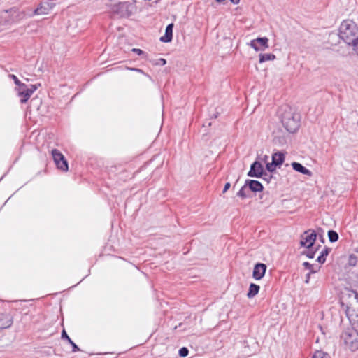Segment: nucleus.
I'll return each mask as SVG.
<instances>
[{"instance_id":"obj_1","label":"nucleus","mask_w":358,"mask_h":358,"mask_svg":"<svg viewBox=\"0 0 358 358\" xmlns=\"http://www.w3.org/2000/svg\"><path fill=\"white\" fill-rule=\"evenodd\" d=\"M338 31L339 38L347 45L351 46L358 56V25L351 20H344Z\"/></svg>"},{"instance_id":"obj_2","label":"nucleus","mask_w":358,"mask_h":358,"mask_svg":"<svg viewBox=\"0 0 358 358\" xmlns=\"http://www.w3.org/2000/svg\"><path fill=\"white\" fill-rule=\"evenodd\" d=\"M281 123L289 133H295L300 127L301 115L288 106L280 109Z\"/></svg>"},{"instance_id":"obj_3","label":"nucleus","mask_w":358,"mask_h":358,"mask_svg":"<svg viewBox=\"0 0 358 358\" xmlns=\"http://www.w3.org/2000/svg\"><path fill=\"white\" fill-rule=\"evenodd\" d=\"M355 326L345 328L341 334V341L345 349L352 352L358 350V332Z\"/></svg>"},{"instance_id":"obj_4","label":"nucleus","mask_w":358,"mask_h":358,"mask_svg":"<svg viewBox=\"0 0 358 358\" xmlns=\"http://www.w3.org/2000/svg\"><path fill=\"white\" fill-rule=\"evenodd\" d=\"M316 233L314 230L306 231L301 236L300 244L306 248H310L313 246L316 240Z\"/></svg>"},{"instance_id":"obj_5","label":"nucleus","mask_w":358,"mask_h":358,"mask_svg":"<svg viewBox=\"0 0 358 358\" xmlns=\"http://www.w3.org/2000/svg\"><path fill=\"white\" fill-rule=\"evenodd\" d=\"M54 6L55 3L52 1L41 2L34 10V12L29 15L33 16L35 15H46L53 8Z\"/></svg>"},{"instance_id":"obj_6","label":"nucleus","mask_w":358,"mask_h":358,"mask_svg":"<svg viewBox=\"0 0 358 358\" xmlns=\"http://www.w3.org/2000/svg\"><path fill=\"white\" fill-rule=\"evenodd\" d=\"M51 153L55 164H59V162H62L60 169L66 171L69 169L68 163L61 152L57 149H53Z\"/></svg>"},{"instance_id":"obj_7","label":"nucleus","mask_w":358,"mask_h":358,"mask_svg":"<svg viewBox=\"0 0 358 358\" xmlns=\"http://www.w3.org/2000/svg\"><path fill=\"white\" fill-rule=\"evenodd\" d=\"M264 174V168L262 164L255 161L250 166V169L248 173V176L250 177L261 178Z\"/></svg>"},{"instance_id":"obj_8","label":"nucleus","mask_w":358,"mask_h":358,"mask_svg":"<svg viewBox=\"0 0 358 358\" xmlns=\"http://www.w3.org/2000/svg\"><path fill=\"white\" fill-rule=\"evenodd\" d=\"M266 268V265L262 263L255 264L252 272V277L256 280H261L265 275Z\"/></svg>"},{"instance_id":"obj_9","label":"nucleus","mask_w":358,"mask_h":358,"mask_svg":"<svg viewBox=\"0 0 358 358\" xmlns=\"http://www.w3.org/2000/svg\"><path fill=\"white\" fill-rule=\"evenodd\" d=\"M5 13H9L10 14L11 19L10 20V22L11 23L17 22L27 16V14L24 11H19L14 8H11L9 11L6 10Z\"/></svg>"},{"instance_id":"obj_10","label":"nucleus","mask_w":358,"mask_h":358,"mask_svg":"<svg viewBox=\"0 0 358 358\" xmlns=\"http://www.w3.org/2000/svg\"><path fill=\"white\" fill-rule=\"evenodd\" d=\"M348 292V297L351 301L345 306V308L358 311V293L353 290H350Z\"/></svg>"},{"instance_id":"obj_11","label":"nucleus","mask_w":358,"mask_h":358,"mask_svg":"<svg viewBox=\"0 0 358 358\" xmlns=\"http://www.w3.org/2000/svg\"><path fill=\"white\" fill-rule=\"evenodd\" d=\"M346 316L352 326L358 327V311L345 308Z\"/></svg>"},{"instance_id":"obj_12","label":"nucleus","mask_w":358,"mask_h":358,"mask_svg":"<svg viewBox=\"0 0 358 358\" xmlns=\"http://www.w3.org/2000/svg\"><path fill=\"white\" fill-rule=\"evenodd\" d=\"M245 183L252 192H257L263 190V185L257 180H246Z\"/></svg>"},{"instance_id":"obj_13","label":"nucleus","mask_w":358,"mask_h":358,"mask_svg":"<svg viewBox=\"0 0 358 358\" xmlns=\"http://www.w3.org/2000/svg\"><path fill=\"white\" fill-rule=\"evenodd\" d=\"M13 324L12 317L8 314H0V329H3L10 327Z\"/></svg>"},{"instance_id":"obj_14","label":"nucleus","mask_w":358,"mask_h":358,"mask_svg":"<svg viewBox=\"0 0 358 358\" xmlns=\"http://www.w3.org/2000/svg\"><path fill=\"white\" fill-rule=\"evenodd\" d=\"M18 96L22 97L21 103H26L31 96V92L27 90V87L25 85V87L18 88Z\"/></svg>"},{"instance_id":"obj_15","label":"nucleus","mask_w":358,"mask_h":358,"mask_svg":"<svg viewBox=\"0 0 358 358\" xmlns=\"http://www.w3.org/2000/svg\"><path fill=\"white\" fill-rule=\"evenodd\" d=\"M292 166L293 169L297 172H299L302 174H304V175H306L308 176H312V172L299 162H292Z\"/></svg>"},{"instance_id":"obj_16","label":"nucleus","mask_w":358,"mask_h":358,"mask_svg":"<svg viewBox=\"0 0 358 358\" xmlns=\"http://www.w3.org/2000/svg\"><path fill=\"white\" fill-rule=\"evenodd\" d=\"M173 24H169L166 27L165 30V34L164 36H162L160 38V41L162 42L168 43L171 41L173 38Z\"/></svg>"},{"instance_id":"obj_17","label":"nucleus","mask_w":358,"mask_h":358,"mask_svg":"<svg viewBox=\"0 0 358 358\" xmlns=\"http://www.w3.org/2000/svg\"><path fill=\"white\" fill-rule=\"evenodd\" d=\"M285 160V155L282 152H275L272 155V162L276 166L281 165Z\"/></svg>"},{"instance_id":"obj_18","label":"nucleus","mask_w":358,"mask_h":358,"mask_svg":"<svg viewBox=\"0 0 358 358\" xmlns=\"http://www.w3.org/2000/svg\"><path fill=\"white\" fill-rule=\"evenodd\" d=\"M259 289H260V287L259 285H257L255 283H251L249 287V290L247 294V296L249 299L253 298L258 294Z\"/></svg>"},{"instance_id":"obj_19","label":"nucleus","mask_w":358,"mask_h":358,"mask_svg":"<svg viewBox=\"0 0 358 358\" xmlns=\"http://www.w3.org/2000/svg\"><path fill=\"white\" fill-rule=\"evenodd\" d=\"M62 338L67 340V341L71 345L73 348L72 352H75L80 350L78 345L70 338L65 330H63L62 332Z\"/></svg>"},{"instance_id":"obj_20","label":"nucleus","mask_w":358,"mask_h":358,"mask_svg":"<svg viewBox=\"0 0 358 358\" xmlns=\"http://www.w3.org/2000/svg\"><path fill=\"white\" fill-rule=\"evenodd\" d=\"M259 63L274 60L275 59V55L272 53L259 54Z\"/></svg>"},{"instance_id":"obj_21","label":"nucleus","mask_w":358,"mask_h":358,"mask_svg":"<svg viewBox=\"0 0 358 358\" xmlns=\"http://www.w3.org/2000/svg\"><path fill=\"white\" fill-rule=\"evenodd\" d=\"M318 250V247L314 248L313 246L310 248H307L306 251L303 252V255H306L307 257L313 259L315 257L316 251Z\"/></svg>"},{"instance_id":"obj_22","label":"nucleus","mask_w":358,"mask_h":358,"mask_svg":"<svg viewBox=\"0 0 358 358\" xmlns=\"http://www.w3.org/2000/svg\"><path fill=\"white\" fill-rule=\"evenodd\" d=\"M255 40L258 44L263 47L262 49L265 50L268 47V39L266 37L257 38Z\"/></svg>"},{"instance_id":"obj_23","label":"nucleus","mask_w":358,"mask_h":358,"mask_svg":"<svg viewBox=\"0 0 358 358\" xmlns=\"http://www.w3.org/2000/svg\"><path fill=\"white\" fill-rule=\"evenodd\" d=\"M328 236L329 241L331 243L336 242L338 239V234L334 230H329L328 231Z\"/></svg>"},{"instance_id":"obj_24","label":"nucleus","mask_w":358,"mask_h":358,"mask_svg":"<svg viewBox=\"0 0 358 358\" xmlns=\"http://www.w3.org/2000/svg\"><path fill=\"white\" fill-rule=\"evenodd\" d=\"M248 186L245 184L237 193V196L241 199H245L248 197Z\"/></svg>"},{"instance_id":"obj_25","label":"nucleus","mask_w":358,"mask_h":358,"mask_svg":"<svg viewBox=\"0 0 358 358\" xmlns=\"http://www.w3.org/2000/svg\"><path fill=\"white\" fill-rule=\"evenodd\" d=\"M303 265L306 269L309 270L310 273H317L320 268V267L315 268L313 265L310 264L308 262H303Z\"/></svg>"},{"instance_id":"obj_26","label":"nucleus","mask_w":358,"mask_h":358,"mask_svg":"<svg viewBox=\"0 0 358 358\" xmlns=\"http://www.w3.org/2000/svg\"><path fill=\"white\" fill-rule=\"evenodd\" d=\"M8 77H9L10 78H11V79L14 81L15 84L17 86H18V87H19V88H20V87H21V88H22V87H25V84H24V83H21V82L19 80V79L17 78V77L16 76H15L14 74H10V75L8 76Z\"/></svg>"},{"instance_id":"obj_27","label":"nucleus","mask_w":358,"mask_h":358,"mask_svg":"<svg viewBox=\"0 0 358 358\" xmlns=\"http://www.w3.org/2000/svg\"><path fill=\"white\" fill-rule=\"evenodd\" d=\"M313 358H329V355L323 351L318 350L314 353Z\"/></svg>"},{"instance_id":"obj_28","label":"nucleus","mask_w":358,"mask_h":358,"mask_svg":"<svg viewBox=\"0 0 358 358\" xmlns=\"http://www.w3.org/2000/svg\"><path fill=\"white\" fill-rule=\"evenodd\" d=\"M357 263V259L355 255H350L348 259V264L350 266H355Z\"/></svg>"},{"instance_id":"obj_29","label":"nucleus","mask_w":358,"mask_h":358,"mask_svg":"<svg viewBox=\"0 0 358 358\" xmlns=\"http://www.w3.org/2000/svg\"><path fill=\"white\" fill-rule=\"evenodd\" d=\"M257 42L255 39L251 41L250 42V46L254 48V50L257 52L259 51V50H264V49H262L260 47H259L257 45Z\"/></svg>"},{"instance_id":"obj_30","label":"nucleus","mask_w":358,"mask_h":358,"mask_svg":"<svg viewBox=\"0 0 358 358\" xmlns=\"http://www.w3.org/2000/svg\"><path fill=\"white\" fill-rule=\"evenodd\" d=\"M189 350L187 348L183 347L179 350V355L182 357H185L188 355Z\"/></svg>"},{"instance_id":"obj_31","label":"nucleus","mask_w":358,"mask_h":358,"mask_svg":"<svg viewBox=\"0 0 358 358\" xmlns=\"http://www.w3.org/2000/svg\"><path fill=\"white\" fill-rule=\"evenodd\" d=\"M277 166L275 164H273V162H271V163H266V169L269 171V172H273L275 170V167Z\"/></svg>"},{"instance_id":"obj_32","label":"nucleus","mask_w":358,"mask_h":358,"mask_svg":"<svg viewBox=\"0 0 358 358\" xmlns=\"http://www.w3.org/2000/svg\"><path fill=\"white\" fill-rule=\"evenodd\" d=\"M131 51L135 52V53H136L138 55H145V58H147V55H145V53L142 50H141V49L133 48L131 50Z\"/></svg>"},{"instance_id":"obj_33","label":"nucleus","mask_w":358,"mask_h":358,"mask_svg":"<svg viewBox=\"0 0 358 358\" xmlns=\"http://www.w3.org/2000/svg\"><path fill=\"white\" fill-rule=\"evenodd\" d=\"M331 249L330 248H325L324 249H323L320 253V255H323L324 257H325L326 256H327L330 252Z\"/></svg>"},{"instance_id":"obj_34","label":"nucleus","mask_w":358,"mask_h":358,"mask_svg":"<svg viewBox=\"0 0 358 358\" xmlns=\"http://www.w3.org/2000/svg\"><path fill=\"white\" fill-rule=\"evenodd\" d=\"M166 63V59H163V58H161L158 60L157 62L155 63L156 65H162V66H164L165 65Z\"/></svg>"},{"instance_id":"obj_35","label":"nucleus","mask_w":358,"mask_h":358,"mask_svg":"<svg viewBox=\"0 0 358 358\" xmlns=\"http://www.w3.org/2000/svg\"><path fill=\"white\" fill-rule=\"evenodd\" d=\"M326 259L325 257H323V255H320V256H318L317 259V261L320 263V264H323L324 262H325Z\"/></svg>"},{"instance_id":"obj_36","label":"nucleus","mask_w":358,"mask_h":358,"mask_svg":"<svg viewBox=\"0 0 358 358\" xmlns=\"http://www.w3.org/2000/svg\"><path fill=\"white\" fill-rule=\"evenodd\" d=\"M37 87L36 85H31L30 87L27 88V90H31V94H33L36 90Z\"/></svg>"},{"instance_id":"obj_37","label":"nucleus","mask_w":358,"mask_h":358,"mask_svg":"<svg viewBox=\"0 0 358 358\" xmlns=\"http://www.w3.org/2000/svg\"><path fill=\"white\" fill-rule=\"evenodd\" d=\"M231 185L229 182H227L223 189V193L226 192L230 187Z\"/></svg>"},{"instance_id":"obj_38","label":"nucleus","mask_w":358,"mask_h":358,"mask_svg":"<svg viewBox=\"0 0 358 358\" xmlns=\"http://www.w3.org/2000/svg\"><path fill=\"white\" fill-rule=\"evenodd\" d=\"M263 176H264V179L267 181H268V179H271L272 178L271 175H268L266 173H264Z\"/></svg>"},{"instance_id":"obj_39","label":"nucleus","mask_w":358,"mask_h":358,"mask_svg":"<svg viewBox=\"0 0 358 358\" xmlns=\"http://www.w3.org/2000/svg\"><path fill=\"white\" fill-rule=\"evenodd\" d=\"M313 273H308L306 274V280H305V282L306 283H308L309 282V280H310V275L312 274Z\"/></svg>"},{"instance_id":"obj_40","label":"nucleus","mask_w":358,"mask_h":358,"mask_svg":"<svg viewBox=\"0 0 358 358\" xmlns=\"http://www.w3.org/2000/svg\"><path fill=\"white\" fill-rule=\"evenodd\" d=\"M131 71H137V72H140V73H143V70L140 69H137V68H131Z\"/></svg>"},{"instance_id":"obj_41","label":"nucleus","mask_w":358,"mask_h":358,"mask_svg":"<svg viewBox=\"0 0 358 358\" xmlns=\"http://www.w3.org/2000/svg\"><path fill=\"white\" fill-rule=\"evenodd\" d=\"M230 1L234 4H238L240 2V0H230Z\"/></svg>"},{"instance_id":"obj_42","label":"nucleus","mask_w":358,"mask_h":358,"mask_svg":"<svg viewBox=\"0 0 358 358\" xmlns=\"http://www.w3.org/2000/svg\"><path fill=\"white\" fill-rule=\"evenodd\" d=\"M268 159V157L267 155H264V157L262 158V160L264 162H266L267 160Z\"/></svg>"},{"instance_id":"obj_43","label":"nucleus","mask_w":358,"mask_h":358,"mask_svg":"<svg viewBox=\"0 0 358 358\" xmlns=\"http://www.w3.org/2000/svg\"><path fill=\"white\" fill-rule=\"evenodd\" d=\"M217 3H222L224 2L225 0H215Z\"/></svg>"},{"instance_id":"obj_44","label":"nucleus","mask_w":358,"mask_h":358,"mask_svg":"<svg viewBox=\"0 0 358 358\" xmlns=\"http://www.w3.org/2000/svg\"><path fill=\"white\" fill-rule=\"evenodd\" d=\"M57 168L60 169V166L62 165V162H59V164H56Z\"/></svg>"},{"instance_id":"obj_45","label":"nucleus","mask_w":358,"mask_h":358,"mask_svg":"<svg viewBox=\"0 0 358 358\" xmlns=\"http://www.w3.org/2000/svg\"><path fill=\"white\" fill-rule=\"evenodd\" d=\"M356 252L358 253V248L355 250Z\"/></svg>"},{"instance_id":"obj_46","label":"nucleus","mask_w":358,"mask_h":358,"mask_svg":"<svg viewBox=\"0 0 358 358\" xmlns=\"http://www.w3.org/2000/svg\"><path fill=\"white\" fill-rule=\"evenodd\" d=\"M357 126H358V120H357Z\"/></svg>"}]
</instances>
